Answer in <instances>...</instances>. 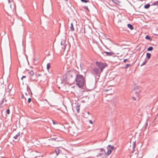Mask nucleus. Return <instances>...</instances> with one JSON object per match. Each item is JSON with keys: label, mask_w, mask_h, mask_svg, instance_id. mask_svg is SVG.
Returning a JSON list of instances; mask_svg holds the SVG:
<instances>
[{"label": "nucleus", "mask_w": 158, "mask_h": 158, "mask_svg": "<svg viewBox=\"0 0 158 158\" xmlns=\"http://www.w3.org/2000/svg\"><path fill=\"white\" fill-rule=\"evenodd\" d=\"M76 85L79 87H83L85 84V79L83 76L80 74H77L75 77Z\"/></svg>", "instance_id": "obj_1"}, {"label": "nucleus", "mask_w": 158, "mask_h": 158, "mask_svg": "<svg viewBox=\"0 0 158 158\" xmlns=\"http://www.w3.org/2000/svg\"><path fill=\"white\" fill-rule=\"evenodd\" d=\"M96 64L100 69L101 72H102L103 69L107 67V65L106 63H103L101 62H96Z\"/></svg>", "instance_id": "obj_2"}, {"label": "nucleus", "mask_w": 158, "mask_h": 158, "mask_svg": "<svg viewBox=\"0 0 158 158\" xmlns=\"http://www.w3.org/2000/svg\"><path fill=\"white\" fill-rule=\"evenodd\" d=\"M114 147L113 145H108L107 147V151L106 154L108 155H110L112 151L114 149Z\"/></svg>", "instance_id": "obj_3"}, {"label": "nucleus", "mask_w": 158, "mask_h": 158, "mask_svg": "<svg viewBox=\"0 0 158 158\" xmlns=\"http://www.w3.org/2000/svg\"><path fill=\"white\" fill-rule=\"evenodd\" d=\"M69 132L71 135H75L77 132V128L76 127L70 128L69 129Z\"/></svg>", "instance_id": "obj_4"}, {"label": "nucleus", "mask_w": 158, "mask_h": 158, "mask_svg": "<svg viewBox=\"0 0 158 158\" xmlns=\"http://www.w3.org/2000/svg\"><path fill=\"white\" fill-rule=\"evenodd\" d=\"M8 5L10 6L11 10L14 9L15 8V5L13 2H12L10 0H7Z\"/></svg>", "instance_id": "obj_5"}, {"label": "nucleus", "mask_w": 158, "mask_h": 158, "mask_svg": "<svg viewBox=\"0 0 158 158\" xmlns=\"http://www.w3.org/2000/svg\"><path fill=\"white\" fill-rule=\"evenodd\" d=\"M93 70L95 74L98 76H99L101 73L102 72L101 71H100L99 69L97 68H94Z\"/></svg>", "instance_id": "obj_6"}, {"label": "nucleus", "mask_w": 158, "mask_h": 158, "mask_svg": "<svg viewBox=\"0 0 158 158\" xmlns=\"http://www.w3.org/2000/svg\"><path fill=\"white\" fill-rule=\"evenodd\" d=\"M30 155L31 158H34L37 157L36 153L35 152H32L30 153Z\"/></svg>", "instance_id": "obj_7"}, {"label": "nucleus", "mask_w": 158, "mask_h": 158, "mask_svg": "<svg viewBox=\"0 0 158 158\" xmlns=\"http://www.w3.org/2000/svg\"><path fill=\"white\" fill-rule=\"evenodd\" d=\"M100 150H101V153L98 154L97 155V156H100L101 155H102V154H106L105 151L102 148L100 149Z\"/></svg>", "instance_id": "obj_8"}, {"label": "nucleus", "mask_w": 158, "mask_h": 158, "mask_svg": "<svg viewBox=\"0 0 158 158\" xmlns=\"http://www.w3.org/2000/svg\"><path fill=\"white\" fill-rule=\"evenodd\" d=\"M102 53L104 54V53L106 54V56H111L112 54H113V53L112 52H104Z\"/></svg>", "instance_id": "obj_9"}, {"label": "nucleus", "mask_w": 158, "mask_h": 158, "mask_svg": "<svg viewBox=\"0 0 158 158\" xmlns=\"http://www.w3.org/2000/svg\"><path fill=\"white\" fill-rule=\"evenodd\" d=\"M135 147V142H133L132 144L130 146V148H132L133 149V150H134Z\"/></svg>", "instance_id": "obj_10"}, {"label": "nucleus", "mask_w": 158, "mask_h": 158, "mask_svg": "<svg viewBox=\"0 0 158 158\" xmlns=\"http://www.w3.org/2000/svg\"><path fill=\"white\" fill-rule=\"evenodd\" d=\"M113 2L114 3L118 5H119L120 4V2L118 0H112Z\"/></svg>", "instance_id": "obj_11"}, {"label": "nucleus", "mask_w": 158, "mask_h": 158, "mask_svg": "<svg viewBox=\"0 0 158 158\" xmlns=\"http://www.w3.org/2000/svg\"><path fill=\"white\" fill-rule=\"evenodd\" d=\"M127 27L128 28H129L131 30H132L134 28L133 26L131 24L128 23L127 25Z\"/></svg>", "instance_id": "obj_12"}, {"label": "nucleus", "mask_w": 158, "mask_h": 158, "mask_svg": "<svg viewBox=\"0 0 158 158\" xmlns=\"http://www.w3.org/2000/svg\"><path fill=\"white\" fill-rule=\"evenodd\" d=\"M60 151V150L58 148H56L55 149V152L56 156H58V154L59 153Z\"/></svg>", "instance_id": "obj_13"}, {"label": "nucleus", "mask_w": 158, "mask_h": 158, "mask_svg": "<svg viewBox=\"0 0 158 158\" xmlns=\"http://www.w3.org/2000/svg\"><path fill=\"white\" fill-rule=\"evenodd\" d=\"M20 135V132H19L14 137V138L15 139H17L18 137Z\"/></svg>", "instance_id": "obj_14"}, {"label": "nucleus", "mask_w": 158, "mask_h": 158, "mask_svg": "<svg viewBox=\"0 0 158 158\" xmlns=\"http://www.w3.org/2000/svg\"><path fill=\"white\" fill-rule=\"evenodd\" d=\"M70 28L71 30L72 31H73L74 30L73 27V23H71V26L70 27Z\"/></svg>", "instance_id": "obj_15"}, {"label": "nucleus", "mask_w": 158, "mask_h": 158, "mask_svg": "<svg viewBox=\"0 0 158 158\" xmlns=\"http://www.w3.org/2000/svg\"><path fill=\"white\" fill-rule=\"evenodd\" d=\"M147 57L148 58V59H149L150 58L151 56V54L150 53H147L146 54Z\"/></svg>", "instance_id": "obj_16"}, {"label": "nucleus", "mask_w": 158, "mask_h": 158, "mask_svg": "<svg viewBox=\"0 0 158 158\" xmlns=\"http://www.w3.org/2000/svg\"><path fill=\"white\" fill-rule=\"evenodd\" d=\"M150 5L149 4H148L144 6V8L145 9H148L150 7Z\"/></svg>", "instance_id": "obj_17"}, {"label": "nucleus", "mask_w": 158, "mask_h": 158, "mask_svg": "<svg viewBox=\"0 0 158 158\" xmlns=\"http://www.w3.org/2000/svg\"><path fill=\"white\" fill-rule=\"evenodd\" d=\"M152 6H155V5H158V1H156L154 3H153L152 5Z\"/></svg>", "instance_id": "obj_18"}, {"label": "nucleus", "mask_w": 158, "mask_h": 158, "mask_svg": "<svg viewBox=\"0 0 158 158\" xmlns=\"http://www.w3.org/2000/svg\"><path fill=\"white\" fill-rule=\"evenodd\" d=\"M29 74L31 76H32L33 75L34 73L33 71L31 70L30 72H29Z\"/></svg>", "instance_id": "obj_19"}, {"label": "nucleus", "mask_w": 158, "mask_h": 158, "mask_svg": "<svg viewBox=\"0 0 158 158\" xmlns=\"http://www.w3.org/2000/svg\"><path fill=\"white\" fill-rule=\"evenodd\" d=\"M153 49V48L152 47H149V48H148V49H147V50L148 51H152V50Z\"/></svg>", "instance_id": "obj_20"}, {"label": "nucleus", "mask_w": 158, "mask_h": 158, "mask_svg": "<svg viewBox=\"0 0 158 158\" xmlns=\"http://www.w3.org/2000/svg\"><path fill=\"white\" fill-rule=\"evenodd\" d=\"M50 68V64L49 63H48L47 64V69L48 70Z\"/></svg>", "instance_id": "obj_21"}, {"label": "nucleus", "mask_w": 158, "mask_h": 158, "mask_svg": "<svg viewBox=\"0 0 158 158\" xmlns=\"http://www.w3.org/2000/svg\"><path fill=\"white\" fill-rule=\"evenodd\" d=\"M131 66V64H127L124 67V68L125 69H127V68L129 67L130 66Z\"/></svg>", "instance_id": "obj_22"}, {"label": "nucleus", "mask_w": 158, "mask_h": 158, "mask_svg": "<svg viewBox=\"0 0 158 158\" xmlns=\"http://www.w3.org/2000/svg\"><path fill=\"white\" fill-rule=\"evenodd\" d=\"M76 110L78 113L79 112L80 108L79 106H77L76 107Z\"/></svg>", "instance_id": "obj_23"}, {"label": "nucleus", "mask_w": 158, "mask_h": 158, "mask_svg": "<svg viewBox=\"0 0 158 158\" xmlns=\"http://www.w3.org/2000/svg\"><path fill=\"white\" fill-rule=\"evenodd\" d=\"M145 38L147 40H150V37L148 35H146V37H145Z\"/></svg>", "instance_id": "obj_24"}, {"label": "nucleus", "mask_w": 158, "mask_h": 158, "mask_svg": "<svg viewBox=\"0 0 158 158\" xmlns=\"http://www.w3.org/2000/svg\"><path fill=\"white\" fill-rule=\"evenodd\" d=\"M81 1L82 2H84L85 3H86V2H89V1H88V0H81Z\"/></svg>", "instance_id": "obj_25"}, {"label": "nucleus", "mask_w": 158, "mask_h": 158, "mask_svg": "<svg viewBox=\"0 0 158 158\" xmlns=\"http://www.w3.org/2000/svg\"><path fill=\"white\" fill-rule=\"evenodd\" d=\"M6 112L7 114H10V110L9 109H7L6 110Z\"/></svg>", "instance_id": "obj_26"}, {"label": "nucleus", "mask_w": 158, "mask_h": 158, "mask_svg": "<svg viewBox=\"0 0 158 158\" xmlns=\"http://www.w3.org/2000/svg\"><path fill=\"white\" fill-rule=\"evenodd\" d=\"M147 61H145L144 62L143 64L141 65V66H142L143 65H144V64H145L147 62Z\"/></svg>", "instance_id": "obj_27"}, {"label": "nucleus", "mask_w": 158, "mask_h": 158, "mask_svg": "<svg viewBox=\"0 0 158 158\" xmlns=\"http://www.w3.org/2000/svg\"><path fill=\"white\" fill-rule=\"evenodd\" d=\"M31 98H29L28 99V102H29V103H30L31 102Z\"/></svg>", "instance_id": "obj_28"}, {"label": "nucleus", "mask_w": 158, "mask_h": 158, "mask_svg": "<svg viewBox=\"0 0 158 158\" xmlns=\"http://www.w3.org/2000/svg\"><path fill=\"white\" fill-rule=\"evenodd\" d=\"M11 88H12L11 86H10V85H9V86H8V88L9 89H11Z\"/></svg>", "instance_id": "obj_29"}, {"label": "nucleus", "mask_w": 158, "mask_h": 158, "mask_svg": "<svg viewBox=\"0 0 158 158\" xmlns=\"http://www.w3.org/2000/svg\"><path fill=\"white\" fill-rule=\"evenodd\" d=\"M27 89H29V90L31 91V90L30 89V87L29 86H27Z\"/></svg>", "instance_id": "obj_30"}, {"label": "nucleus", "mask_w": 158, "mask_h": 158, "mask_svg": "<svg viewBox=\"0 0 158 158\" xmlns=\"http://www.w3.org/2000/svg\"><path fill=\"white\" fill-rule=\"evenodd\" d=\"M84 8L87 10H89L88 7L87 6H85Z\"/></svg>", "instance_id": "obj_31"}, {"label": "nucleus", "mask_w": 158, "mask_h": 158, "mask_svg": "<svg viewBox=\"0 0 158 158\" xmlns=\"http://www.w3.org/2000/svg\"><path fill=\"white\" fill-rule=\"evenodd\" d=\"M109 90V89H105L104 91L105 92H107V91H108V90Z\"/></svg>", "instance_id": "obj_32"}, {"label": "nucleus", "mask_w": 158, "mask_h": 158, "mask_svg": "<svg viewBox=\"0 0 158 158\" xmlns=\"http://www.w3.org/2000/svg\"><path fill=\"white\" fill-rule=\"evenodd\" d=\"M127 59H124L123 60V62L124 63H125L127 61Z\"/></svg>", "instance_id": "obj_33"}, {"label": "nucleus", "mask_w": 158, "mask_h": 158, "mask_svg": "<svg viewBox=\"0 0 158 158\" xmlns=\"http://www.w3.org/2000/svg\"><path fill=\"white\" fill-rule=\"evenodd\" d=\"M89 122L91 124H93V122L91 120H89Z\"/></svg>", "instance_id": "obj_34"}, {"label": "nucleus", "mask_w": 158, "mask_h": 158, "mask_svg": "<svg viewBox=\"0 0 158 158\" xmlns=\"http://www.w3.org/2000/svg\"><path fill=\"white\" fill-rule=\"evenodd\" d=\"M52 121L53 123L54 124H56V122H55L54 120H52Z\"/></svg>", "instance_id": "obj_35"}, {"label": "nucleus", "mask_w": 158, "mask_h": 158, "mask_svg": "<svg viewBox=\"0 0 158 158\" xmlns=\"http://www.w3.org/2000/svg\"><path fill=\"white\" fill-rule=\"evenodd\" d=\"M132 98L134 100H135V98L134 97H132Z\"/></svg>", "instance_id": "obj_36"}, {"label": "nucleus", "mask_w": 158, "mask_h": 158, "mask_svg": "<svg viewBox=\"0 0 158 158\" xmlns=\"http://www.w3.org/2000/svg\"><path fill=\"white\" fill-rule=\"evenodd\" d=\"M37 58H35V59H34V60L35 61H37Z\"/></svg>", "instance_id": "obj_37"}, {"label": "nucleus", "mask_w": 158, "mask_h": 158, "mask_svg": "<svg viewBox=\"0 0 158 158\" xmlns=\"http://www.w3.org/2000/svg\"><path fill=\"white\" fill-rule=\"evenodd\" d=\"M26 77V76H23L22 77V78H25Z\"/></svg>", "instance_id": "obj_38"}, {"label": "nucleus", "mask_w": 158, "mask_h": 158, "mask_svg": "<svg viewBox=\"0 0 158 158\" xmlns=\"http://www.w3.org/2000/svg\"><path fill=\"white\" fill-rule=\"evenodd\" d=\"M87 114H90L89 113V112H88L87 113Z\"/></svg>", "instance_id": "obj_39"}, {"label": "nucleus", "mask_w": 158, "mask_h": 158, "mask_svg": "<svg viewBox=\"0 0 158 158\" xmlns=\"http://www.w3.org/2000/svg\"><path fill=\"white\" fill-rule=\"evenodd\" d=\"M23 78H22V77H21V79L22 80H23Z\"/></svg>", "instance_id": "obj_40"}, {"label": "nucleus", "mask_w": 158, "mask_h": 158, "mask_svg": "<svg viewBox=\"0 0 158 158\" xmlns=\"http://www.w3.org/2000/svg\"><path fill=\"white\" fill-rule=\"evenodd\" d=\"M23 78H22V77H21V79L22 80H23Z\"/></svg>", "instance_id": "obj_41"}, {"label": "nucleus", "mask_w": 158, "mask_h": 158, "mask_svg": "<svg viewBox=\"0 0 158 158\" xmlns=\"http://www.w3.org/2000/svg\"><path fill=\"white\" fill-rule=\"evenodd\" d=\"M35 4H36V7H37V5H36V2L35 3Z\"/></svg>", "instance_id": "obj_42"}, {"label": "nucleus", "mask_w": 158, "mask_h": 158, "mask_svg": "<svg viewBox=\"0 0 158 158\" xmlns=\"http://www.w3.org/2000/svg\"><path fill=\"white\" fill-rule=\"evenodd\" d=\"M61 45H62V42L61 43Z\"/></svg>", "instance_id": "obj_43"}, {"label": "nucleus", "mask_w": 158, "mask_h": 158, "mask_svg": "<svg viewBox=\"0 0 158 158\" xmlns=\"http://www.w3.org/2000/svg\"><path fill=\"white\" fill-rule=\"evenodd\" d=\"M25 94L27 95V93H25Z\"/></svg>", "instance_id": "obj_44"}, {"label": "nucleus", "mask_w": 158, "mask_h": 158, "mask_svg": "<svg viewBox=\"0 0 158 158\" xmlns=\"http://www.w3.org/2000/svg\"><path fill=\"white\" fill-rule=\"evenodd\" d=\"M65 0L66 1H68V0Z\"/></svg>", "instance_id": "obj_45"}]
</instances>
